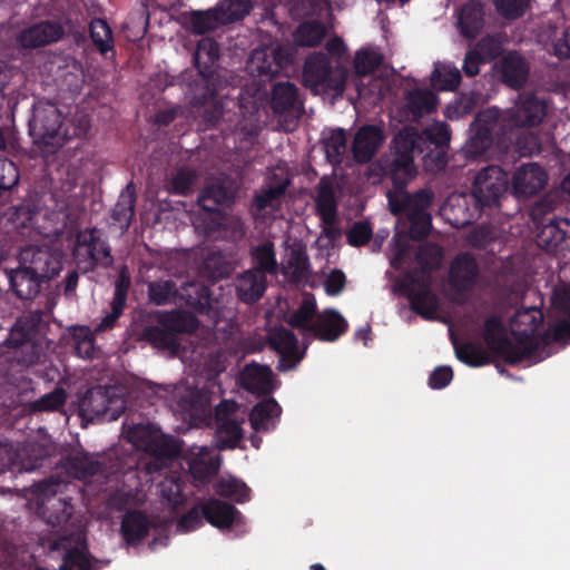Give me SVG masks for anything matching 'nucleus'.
Listing matches in <instances>:
<instances>
[{
  "mask_svg": "<svg viewBox=\"0 0 570 570\" xmlns=\"http://www.w3.org/2000/svg\"><path fill=\"white\" fill-rule=\"evenodd\" d=\"M451 132L448 124L435 122L419 131L414 127H406L399 131L392 141V153L379 161L382 177L393 179L396 186L402 187L406 180L416 176L414 156L425 153V164L435 163V169L446 166L445 148L449 146Z\"/></svg>",
  "mask_w": 570,
  "mask_h": 570,
  "instance_id": "obj_1",
  "label": "nucleus"
},
{
  "mask_svg": "<svg viewBox=\"0 0 570 570\" xmlns=\"http://www.w3.org/2000/svg\"><path fill=\"white\" fill-rule=\"evenodd\" d=\"M91 128L88 115H76L63 119L55 104L38 102L33 106L32 118L29 121V132L35 142L55 153L73 138H86Z\"/></svg>",
  "mask_w": 570,
  "mask_h": 570,
  "instance_id": "obj_2",
  "label": "nucleus"
},
{
  "mask_svg": "<svg viewBox=\"0 0 570 570\" xmlns=\"http://www.w3.org/2000/svg\"><path fill=\"white\" fill-rule=\"evenodd\" d=\"M559 307L567 318L558 321L551 330H547L541 337L537 335L543 324V313L538 307L518 309L510 320V330L513 335L518 352H524V360L535 356L541 344L552 341L570 338V291H564L560 296Z\"/></svg>",
  "mask_w": 570,
  "mask_h": 570,
  "instance_id": "obj_3",
  "label": "nucleus"
},
{
  "mask_svg": "<svg viewBox=\"0 0 570 570\" xmlns=\"http://www.w3.org/2000/svg\"><path fill=\"white\" fill-rule=\"evenodd\" d=\"M552 209V202L542 198L531 210L537 227V244L547 252L563 250L569 247L570 219L556 215L549 216Z\"/></svg>",
  "mask_w": 570,
  "mask_h": 570,
  "instance_id": "obj_4",
  "label": "nucleus"
},
{
  "mask_svg": "<svg viewBox=\"0 0 570 570\" xmlns=\"http://www.w3.org/2000/svg\"><path fill=\"white\" fill-rule=\"evenodd\" d=\"M346 78V69L340 63L333 67L331 59L324 52H313L305 60L303 83L307 88L342 91L345 87Z\"/></svg>",
  "mask_w": 570,
  "mask_h": 570,
  "instance_id": "obj_5",
  "label": "nucleus"
},
{
  "mask_svg": "<svg viewBox=\"0 0 570 570\" xmlns=\"http://www.w3.org/2000/svg\"><path fill=\"white\" fill-rule=\"evenodd\" d=\"M219 73L197 72L189 82L188 95L194 107L208 106L204 112V120L209 126H215L223 116V102L218 99V91L223 87Z\"/></svg>",
  "mask_w": 570,
  "mask_h": 570,
  "instance_id": "obj_6",
  "label": "nucleus"
},
{
  "mask_svg": "<svg viewBox=\"0 0 570 570\" xmlns=\"http://www.w3.org/2000/svg\"><path fill=\"white\" fill-rule=\"evenodd\" d=\"M509 187V176L500 166L490 165L475 175L471 195L481 208L495 207Z\"/></svg>",
  "mask_w": 570,
  "mask_h": 570,
  "instance_id": "obj_7",
  "label": "nucleus"
},
{
  "mask_svg": "<svg viewBox=\"0 0 570 570\" xmlns=\"http://www.w3.org/2000/svg\"><path fill=\"white\" fill-rule=\"evenodd\" d=\"M546 115L544 100L531 94H522L511 108L501 114L502 135H507L515 128L537 127Z\"/></svg>",
  "mask_w": 570,
  "mask_h": 570,
  "instance_id": "obj_8",
  "label": "nucleus"
},
{
  "mask_svg": "<svg viewBox=\"0 0 570 570\" xmlns=\"http://www.w3.org/2000/svg\"><path fill=\"white\" fill-rule=\"evenodd\" d=\"M76 243L79 248H86V257L78 258V267L82 273L95 272L98 267L109 268L114 264L111 248L100 238L97 228L79 233Z\"/></svg>",
  "mask_w": 570,
  "mask_h": 570,
  "instance_id": "obj_9",
  "label": "nucleus"
},
{
  "mask_svg": "<svg viewBox=\"0 0 570 570\" xmlns=\"http://www.w3.org/2000/svg\"><path fill=\"white\" fill-rule=\"evenodd\" d=\"M502 116L495 108H489L478 114L471 125V137L466 144V154L476 157L484 155L492 146L493 134L501 127Z\"/></svg>",
  "mask_w": 570,
  "mask_h": 570,
  "instance_id": "obj_10",
  "label": "nucleus"
},
{
  "mask_svg": "<svg viewBox=\"0 0 570 570\" xmlns=\"http://www.w3.org/2000/svg\"><path fill=\"white\" fill-rule=\"evenodd\" d=\"M505 327L500 316L491 315L484 322L483 338L488 347L507 364L515 365L524 361V352H518L517 345L505 335Z\"/></svg>",
  "mask_w": 570,
  "mask_h": 570,
  "instance_id": "obj_11",
  "label": "nucleus"
},
{
  "mask_svg": "<svg viewBox=\"0 0 570 570\" xmlns=\"http://www.w3.org/2000/svg\"><path fill=\"white\" fill-rule=\"evenodd\" d=\"M480 277L475 257L468 252L459 253L449 268V284L455 296L462 298L472 292Z\"/></svg>",
  "mask_w": 570,
  "mask_h": 570,
  "instance_id": "obj_12",
  "label": "nucleus"
},
{
  "mask_svg": "<svg viewBox=\"0 0 570 570\" xmlns=\"http://www.w3.org/2000/svg\"><path fill=\"white\" fill-rule=\"evenodd\" d=\"M18 262L46 282L58 275L61 268L59 256L48 246L29 245L21 248Z\"/></svg>",
  "mask_w": 570,
  "mask_h": 570,
  "instance_id": "obj_13",
  "label": "nucleus"
},
{
  "mask_svg": "<svg viewBox=\"0 0 570 570\" xmlns=\"http://www.w3.org/2000/svg\"><path fill=\"white\" fill-rule=\"evenodd\" d=\"M393 190L387 191V199L391 213L393 215H401L403 213L428 212L434 199V193L430 188H422L417 191L410 194L406 191V186L411 180H406L402 187L396 186L393 179Z\"/></svg>",
  "mask_w": 570,
  "mask_h": 570,
  "instance_id": "obj_14",
  "label": "nucleus"
},
{
  "mask_svg": "<svg viewBox=\"0 0 570 570\" xmlns=\"http://www.w3.org/2000/svg\"><path fill=\"white\" fill-rule=\"evenodd\" d=\"M438 105V96L430 89L413 88L404 91V104L397 109L401 121L416 122L432 114Z\"/></svg>",
  "mask_w": 570,
  "mask_h": 570,
  "instance_id": "obj_15",
  "label": "nucleus"
},
{
  "mask_svg": "<svg viewBox=\"0 0 570 570\" xmlns=\"http://www.w3.org/2000/svg\"><path fill=\"white\" fill-rule=\"evenodd\" d=\"M65 29L58 21L45 20L19 31L17 42L24 49H36L62 39Z\"/></svg>",
  "mask_w": 570,
  "mask_h": 570,
  "instance_id": "obj_16",
  "label": "nucleus"
},
{
  "mask_svg": "<svg viewBox=\"0 0 570 570\" xmlns=\"http://www.w3.org/2000/svg\"><path fill=\"white\" fill-rule=\"evenodd\" d=\"M289 180L286 178L277 184H269L256 193L252 199L249 212L255 220L265 219L267 210L275 213L279 209L281 199L286 193Z\"/></svg>",
  "mask_w": 570,
  "mask_h": 570,
  "instance_id": "obj_17",
  "label": "nucleus"
},
{
  "mask_svg": "<svg viewBox=\"0 0 570 570\" xmlns=\"http://www.w3.org/2000/svg\"><path fill=\"white\" fill-rule=\"evenodd\" d=\"M383 130L375 125H364L355 134L352 151L356 163H368L384 141Z\"/></svg>",
  "mask_w": 570,
  "mask_h": 570,
  "instance_id": "obj_18",
  "label": "nucleus"
},
{
  "mask_svg": "<svg viewBox=\"0 0 570 570\" xmlns=\"http://www.w3.org/2000/svg\"><path fill=\"white\" fill-rule=\"evenodd\" d=\"M348 330V323L335 308H325L311 326V333L320 341L335 342Z\"/></svg>",
  "mask_w": 570,
  "mask_h": 570,
  "instance_id": "obj_19",
  "label": "nucleus"
},
{
  "mask_svg": "<svg viewBox=\"0 0 570 570\" xmlns=\"http://www.w3.org/2000/svg\"><path fill=\"white\" fill-rule=\"evenodd\" d=\"M131 285L130 275L127 266L119 269L118 276L115 281L114 297L110 303L111 311L102 317L97 326V331L105 332L111 330L118 318L122 315L127 304L128 292Z\"/></svg>",
  "mask_w": 570,
  "mask_h": 570,
  "instance_id": "obj_20",
  "label": "nucleus"
},
{
  "mask_svg": "<svg viewBox=\"0 0 570 570\" xmlns=\"http://www.w3.org/2000/svg\"><path fill=\"white\" fill-rule=\"evenodd\" d=\"M548 175L538 164L521 166L513 175V190L519 196H533L544 188Z\"/></svg>",
  "mask_w": 570,
  "mask_h": 570,
  "instance_id": "obj_21",
  "label": "nucleus"
},
{
  "mask_svg": "<svg viewBox=\"0 0 570 570\" xmlns=\"http://www.w3.org/2000/svg\"><path fill=\"white\" fill-rule=\"evenodd\" d=\"M10 289L22 301H32L40 293L42 284L46 282L40 276L18 265L17 268L6 271Z\"/></svg>",
  "mask_w": 570,
  "mask_h": 570,
  "instance_id": "obj_22",
  "label": "nucleus"
},
{
  "mask_svg": "<svg viewBox=\"0 0 570 570\" xmlns=\"http://www.w3.org/2000/svg\"><path fill=\"white\" fill-rule=\"evenodd\" d=\"M204 519L220 530L229 529L242 519L240 512L230 503L216 498L203 502Z\"/></svg>",
  "mask_w": 570,
  "mask_h": 570,
  "instance_id": "obj_23",
  "label": "nucleus"
},
{
  "mask_svg": "<svg viewBox=\"0 0 570 570\" xmlns=\"http://www.w3.org/2000/svg\"><path fill=\"white\" fill-rule=\"evenodd\" d=\"M240 384L258 396L269 395L273 392V372L267 365L247 364L240 373Z\"/></svg>",
  "mask_w": 570,
  "mask_h": 570,
  "instance_id": "obj_24",
  "label": "nucleus"
},
{
  "mask_svg": "<svg viewBox=\"0 0 570 570\" xmlns=\"http://www.w3.org/2000/svg\"><path fill=\"white\" fill-rule=\"evenodd\" d=\"M153 522L140 510H128L120 524V533L128 546L140 544L149 534Z\"/></svg>",
  "mask_w": 570,
  "mask_h": 570,
  "instance_id": "obj_25",
  "label": "nucleus"
},
{
  "mask_svg": "<svg viewBox=\"0 0 570 570\" xmlns=\"http://www.w3.org/2000/svg\"><path fill=\"white\" fill-rule=\"evenodd\" d=\"M485 23L484 6L478 1H469L462 6L458 17V28L463 38L473 40L482 31Z\"/></svg>",
  "mask_w": 570,
  "mask_h": 570,
  "instance_id": "obj_26",
  "label": "nucleus"
},
{
  "mask_svg": "<svg viewBox=\"0 0 570 570\" xmlns=\"http://www.w3.org/2000/svg\"><path fill=\"white\" fill-rule=\"evenodd\" d=\"M266 291V276L256 271L247 269L243 272L236 284L237 297L246 304L258 302Z\"/></svg>",
  "mask_w": 570,
  "mask_h": 570,
  "instance_id": "obj_27",
  "label": "nucleus"
},
{
  "mask_svg": "<svg viewBox=\"0 0 570 570\" xmlns=\"http://www.w3.org/2000/svg\"><path fill=\"white\" fill-rule=\"evenodd\" d=\"M226 213L210 205H199L198 213L193 217V226L198 235L216 240Z\"/></svg>",
  "mask_w": 570,
  "mask_h": 570,
  "instance_id": "obj_28",
  "label": "nucleus"
},
{
  "mask_svg": "<svg viewBox=\"0 0 570 570\" xmlns=\"http://www.w3.org/2000/svg\"><path fill=\"white\" fill-rule=\"evenodd\" d=\"M141 337L160 351L177 353L180 347L178 336L174 335L160 316L157 325H149L142 330Z\"/></svg>",
  "mask_w": 570,
  "mask_h": 570,
  "instance_id": "obj_29",
  "label": "nucleus"
},
{
  "mask_svg": "<svg viewBox=\"0 0 570 570\" xmlns=\"http://www.w3.org/2000/svg\"><path fill=\"white\" fill-rule=\"evenodd\" d=\"M282 407L273 397L259 401L249 413L250 426L255 432L268 431L275 426L274 419L279 417Z\"/></svg>",
  "mask_w": 570,
  "mask_h": 570,
  "instance_id": "obj_30",
  "label": "nucleus"
},
{
  "mask_svg": "<svg viewBox=\"0 0 570 570\" xmlns=\"http://www.w3.org/2000/svg\"><path fill=\"white\" fill-rule=\"evenodd\" d=\"M219 45L213 38H203L198 41L194 63L197 72L218 73Z\"/></svg>",
  "mask_w": 570,
  "mask_h": 570,
  "instance_id": "obj_31",
  "label": "nucleus"
},
{
  "mask_svg": "<svg viewBox=\"0 0 570 570\" xmlns=\"http://www.w3.org/2000/svg\"><path fill=\"white\" fill-rule=\"evenodd\" d=\"M528 63L520 55L510 52L501 60L502 79L510 87H522L528 79Z\"/></svg>",
  "mask_w": 570,
  "mask_h": 570,
  "instance_id": "obj_32",
  "label": "nucleus"
},
{
  "mask_svg": "<svg viewBox=\"0 0 570 570\" xmlns=\"http://www.w3.org/2000/svg\"><path fill=\"white\" fill-rule=\"evenodd\" d=\"M136 194L132 184H128L111 209L112 224L127 232L135 216Z\"/></svg>",
  "mask_w": 570,
  "mask_h": 570,
  "instance_id": "obj_33",
  "label": "nucleus"
},
{
  "mask_svg": "<svg viewBox=\"0 0 570 570\" xmlns=\"http://www.w3.org/2000/svg\"><path fill=\"white\" fill-rule=\"evenodd\" d=\"M282 56L279 50L271 55L266 51H254L249 60V69L253 75L268 80L273 79L282 70Z\"/></svg>",
  "mask_w": 570,
  "mask_h": 570,
  "instance_id": "obj_34",
  "label": "nucleus"
},
{
  "mask_svg": "<svg viewBox=\"0 0 570 570\" xmlns=\"http://www.w3.org/2000/svg\"><path fill=\"white\" fill-rule=\"evenodd\" d=\"M298 105V88L293 82L281 81L273 86L271 107L275 114L294 110Z\"/></svg>",
  "mask_w": 570,
  "mask_h": 570,
  "instance_id": "obj_35",
  "label": "nucleus"
},
{
  "mask_svg": "<svg viewBox=\"0 0 570 570\" xmlns=\"http://www.w3.org/2000/svg\"><path fill=\"white\" fill-rule=\"evenodd\" d=\"M249 255L253 263V267L249 268L250 271L262 273L264 276H266V274L273 275L277 272L278 264L273 242L265 240L253 246L249 250Z\"/></svg>",
  "mask_w": 570,
  "mask_h": 570,
  "instance_id": "obj_36",
  "label": "nucleus"
},
{
  "mask_svg": "<svg viewBox=\"0 0 570 570\" xmlns=\"http://www.w3.org/2000/svg\"><path fill=\"white\" fill-rule=\"evenodd\" d=\"M108 403L109 400L100 389H90L79 401V413L88 421L104 417L108 414Z\"/></svg>",
  "mask_w": 570,
  "mask_h": 570,
  "instance_id": "obj_37",
  "label": "nucleus"
},
{
  "mask_svg": "<svg viewBox=\"0 0 570 570\" xmlns=\"http://www.w3.org/2000/svg\"><path fill=\"white\" fill-rule=\"evenodd\" d=\"M323 149L327 161L333 166H340L343 163L347 149L346 134L342 128L331 129L323 132Z\"/></svg>",
  "mask_w": 570,
  "mask_h": 570,
  "instance_id": "obj_38",
  "label": "nucleus"
},
{
  "mask_svg": "<svg viewBox=\"0 0 570 570\" xmlns=\"http://www.w3.org/2000/svg\"><path fill=\"white\" fill-rule=\"evenodd\" d=\"M315 205L317 215L325 225L332 226L336 223L337 202L335 194L332 186L323 179L320 183Z\"/></svg>",
  "mask_w": 570,
  "mask_h": 570,
  "instance_id": "obj_39",
  "label": "nucleus"
},
{
  "mask_svg": "<svg viewBox=\"0 0 570 570\" xmlns=\"http://www.w3.org/2000/svg\"><path fill=\"white\" fill-rule=\"evenodd\" d=\"M268 342L273 350H275L283 358H295V362H299L301 357H297L298 340L296 335L288 328L283 326L275 327L268 335Z\"/></svg>",
  "mask_w": 570,
  "mask_h": 570,
  "instance_id": "obj_40",
  "label": "nucleus"
},
{
  "mask_svg": "<svg viewBox=\"0 0 570 570\" xmlns=\"http://www.w3.org/2000/svg\"><path fill=\"white\" fill-rule=\"evenodd\" d=\"M309 259L303 247L292 248L283 267L284 275L292 283H301L309 275Z\"/></svg>",
  "mask_w": 570,
  "mask_h": 570,
  "instance_id": "obj_41",
  "label": "nucleus"
},
{
  "mask_svg": "<svg viewBox=\"0 0 570 570\" xmlns=\"http://www.w3.org/2000/svg\"><path fill=\"white\" fill-rule=\"evenodd\" d=\"M242 422L243 420L238 421L236 419L216 423V445L219 450H230L238 446L244 436Z\"/></svg>",
  "mask_w": 570,
  "mask_h": 570,
  "instance_id": "obj_42",
  "label": "nucleus"
},
{
  "mask_svg": "<svg viewBox=\"0 0 570 570\" xmlns=\"http://www.w3.org/2000/svg\"><path fill=\"white\" fill-rule=\"evenodd\" d=\"M37 327V321L33 317H19L10 332L8 333L4 344L8 347L18 348L28 345Z\"/></svg>",
  "mask_w": 570,
  "mask_h": 570,
  "instance_id": "obj_43",
  "label": "nucleus"
},
{
  "mask_svg": "<svg viewBox=\"0 0 570 570\" xmlns=\"http://www.w3.org/2000/svg\"><path fill=\"white\" fill-rule=\"evenodd\" d=\"M411 309L425 320H434L439 307L438 296L429 291L406 293Z\"/></svg>",
  "mask_w": 570,
  "mask_h": 570,
  "instance_id": "obj_44",
  "label": "nucleus"
},
{
  "mask_svg": "<svg viewBox=\"0 0 570 570\" xmlns=\"http://www.w3.org/2000/svg\"><path fill=\"white\" fill-rule=\"evenodd\" d=\"M66 469L70 475L78 480H86L104 472L102 464L87 454L69 458Z\"/></svg>",
  "mask_w": 570,
  "mask_h": 570,
  "instance_id": "obj_45",
  "label": "nucleus"
},
{
  "mask_svg": "<svg viewBox=\"0 0 570 570\" xmlns=\"http://www.w3.org/2000/svg\"><path fill=\"white\" fill-rule=\"evenodd\" d=\"M109 561L91 559L86 550L79 548L69 549L63 556L60 570H100Z\"/></svg>",
  "mask_w": 570,
  "mask_h": 570,
  "instance_id": "obj_46",
  "label": "nucleus"
},
{
  "mask_svg": "<svg viewBox=\"0 0 570 570\" xmlns=\"http://www.w3.org/2000/svg\"><path fill=\"white\" fill-rule=\"evenodd\" d=\"M326 27L320 20L304 21L297 27L294 39L301 47H317L326 36Z\"/></svg>",
  "mask_w": 570,
  "mask_h": 570,
  "instance_id": "obj_47",
  "label": "nucleus"
},
{
  "mask_svg": "<svg viewBox=\"0 0 570 570\" xmlns=\"http://www.w3.org/2000/svg\"><path fill=\"white\" fill-rule=\"evenodd\" d=\"M454 350L456 358L471 367L484 366L492 361L485 348L478 343L468 342L461 345L455 344Z\"/></svg>",
  "mask_w": 570,
  "mask_h": 570,
  "instance_id": "obj_48",
  "label": "nucleus"
},
{
  "mask_svg": "<svg viewBox=\"0 0 570 570\" xmlns=\"http://www.w3.org/2000/svg\"><path fill=\"white\" fill-rule=\"evenodd\" d=\"M146 451L156 460L167 461L176 459L180 453V448L173 436L155 435L146 443Z\"/></svg>",
  "mask_w": 570,
  "mask_h": 570,
  "instance_id": "obj_49",
  "label": "nucleus"
},
{
  "mask_svg": "<svg viewBox=\"0 0 570 570\" xmlns=\"http://www.w3.org/2000/svg\"><path fill=\"white\" fill-rule=\"evenodd\" d=\"M213 489L215 493L222 498L235 500L237 503H244L249 500L250 489L237 479H218Z\"/></svg>",
  "mask_w": 570,
  "mask_h": 570,
  "instance_id": "obj_50",
  "label": "nucleus"
},
{
  "mask_svg": "<svg viewBox=\"0 0 570 570\" xmlns=\"http://www.w3.org/2000/svg\"><path fill=\"white\" fill-rule=\"evenodd\" d=\"M189 23L194 33L204 35L216 30L224 22L216 7L205 11L195 10L189 14Z\"/></svg>",
  "mask_w": 570,
  "mask_h": 570,
  "instance_id": "obj_51",
  "label": "nucleus"
},
{
  "mask_svg": "<svg viewBox=\"0 0 570 570\" xmlns=\"http://www.w3.org/2000/svg\"><path fill=\"white\" fill-rule=\"evenodd\" d=\"M252 8V0H223L216 6L224 24L244 19L249 14Z\"/></svg>",
  "mask_w": 570,
  "mask_h": 570,
  "instance_id": "obj_52",
  "label": "nucleus"
},
{
  "mask_svg": "<svg viewBox=\"0 0 570 570\" xmlns=\"http://www.w3.org/2000/svg\"><path fill=\"white\" fill-rule=\"evenodd\" d=\"M89 32L95 47L102 56L109 51L114 52L112 31L106 20L94 19L90 22Z\"/></svg>",
  "mask_w": 570,
  "mask_h": 570,
  "instance_id": "obj_53",
  "label": "nucleus"
},
{
  "mask_svg": "<svg viewBox=\"0 0 570 570\" xmlns=\"http://www.w3.org/2000/svg\"><path fill=\"white\" fill-rule=\"evenodd\" d=\"M220 468L219 456H196L189 462V471L195 481L206 483Z\"/></svg>",
  "mask_w": 570,
  "mask_h": 570,
  "instance_id": "obj_54",
  "label": "nucleus"
},
{
  "mask_svg": "<svg viewBox=\"0 0 570 570\" xmlns=\"http://www.w3.org/2000/svg\"><path fill=\"white\" fill-rule=\"evenodd\" d=\"M462 80L461 71L454 65H443L435 68L432 73V81L440 90L453 91Z\"/></svg>",
  "mask_w": 570,
  "mask_h": 570,
  "instance_id": "obj_55",
  "label": "nucleus"
},
{
  "mask_svg": "<svg viewBox=\"0 0 570 570\" xmlns=\"http://www.w3.org/2000/svg\"><path fill=\"white\" fill-rule=\"evenodd\" d=\"M316 314V303L314 299L304 298L296 311H294L289 318L288 324L293 328L303 330L311 333L312 320Z\"/></svg>",
  "mask_w": 570,
  "mask_h": 570,
  "instance_id": "obj_56",
  "label": "nucleus"
},
{
  "mask_svg": "<svg viewBox=\"0 0 570 570\" xmlns=\"http://www.w3.org/2000/svg\"><path fill=\"white\" fill-rule=\"evenodd\" d=\"M382 63V56L371 49H360L355 53L354 70L356 76L364 77L373 73Z\"/></svg>",
  "mask_w": 570,
  "mask_h": 570,
  "instance_id": "obj_57",
  "label": "nucleus"
},
{
  "mask_svg": "<svg viewBox=\"0 0 570 570\" xmlns=\"http://www.w3.org/2000/svg\"><path fill=\"white\" fill-rule=\"evenodd\" d=\"M246 228L243 219L236 215L226 213L216 239L237 243L245 237Z\"/></svg>",
  "mask_w": 570,
  "mask_h": 570,
  "instance_id": "obj_58",
  "label": "nucleus"
},
{
  "mask_svg": "<svg viewBox=\"0 0 570 570\" xmlns=\"http://www.w3.org/2000/svg\"><path fill=\"white\" fill-rule=\"evenodd\" d=\"M161 317L176 336L181 333H193L197 330L198 321L190 314L174 312L164 314Z\"/></svg>",
  "mask_w": 570,
  "mask_h": 570,
  "instance_id": "obj_59",
  "label": "nucleus"
},
{
  "mask_svg": "<svg viewBox=\"0 0 570 570\" xmlns=\"http://www.w3.org/2000/svg\"><path fill=\"white\" fill-rule=\"evenodd\" d=\"M291 13L294 18H320L326 9V0H291Z\"/></svg>",
  "mask_w": 570,
  "mask_h": 570,
  "instance_id": "obj_60",
  "label": "nucleus"
},
{
  "mask_svg": "<svg viewBox=\"0 0 570 570\" xmlns=\"http://www.w3.org/2000/svg\"><path fill=\"white\" fill-rule=\"evenodd\" d=\"M177 294L176 284L171 279L155 281L148 284V296L156 305H166Z\"/></svg>",
  "mask_w": 570,
  "mask_h": 570,
  "instance_id": "obj_61",
  "label": "nucleus"
},
{
  "mask_svg": "<svg viewBox=\"0 0 570 570\" xmlns=\"http://www.w3.org/2000/svg\"><path fill=\"white\" fill-rule=\"evenodd\" d=\"M431 272L423 267L409 271L403 279L401 288L404 294L415 291H429L431 285Z\"/></svg>",
  "mask_w": 570,
  "mask_h": 570,
  "instance_id": "obj_62",
  "label": "nucleus"
},
{
  "mask_svg": "<svg viewBox=\"0 0 570 570\" xmlns=\"http://www.w3.org/2000/svg\"><path fill=\"white\" fill-rule=\"evenodd\" d=\"M67 400V393L61 387H56L53 391L42 395L30 404L33 412H48L60 410Z\"/></svg>",
  "mask_w": 570,
  "mask_h": 570,
  "instance_id": "obj_63",
  "label": "nucleus"
},
{
  "mask_svg": "<svg viewBox=\"0 0 570 570\" xmlns=\"http://www.w3.org/2000/svg\"><path fill=\"white\" fill-rule=\"evenodd\" d=\"M234 199L232 191L223 185L206 187L198 199V205H210L218 208L219 205L230 204Z\"/></svg>",
  "mask_w": 570,
  "mask_h": 570,
  "instance_id": "obj_64",
  "label": "nucleus"
}]
</instances>
